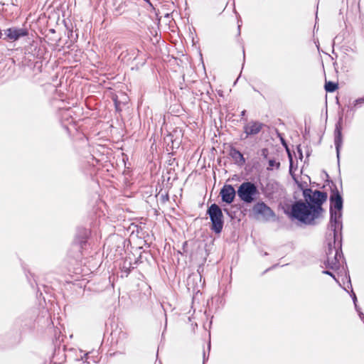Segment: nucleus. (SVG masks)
I'll return each instance as SVG.
<instances>
[{
    "mask_svg": "<svg viewBox=\"0 0 364 364\" xmlns=\"http://www.w3.org/2000/svg\"><path fill=\"white\" fill-rule=\"evenodd\" d=\"M277 266H278V264L273 265L272 268H274V267H276Z\"/></svg>",
    "mask_w": 364,
    "mask_h": 364,
    "instance_id": "4c0bfd02",
    "label": "nucleus"
},
{
    "mask_svg": "<svg viewBox=\"0 0 364 364\" xmlns=\"http://www.w3.org/2000/svg\"><path fill=\"white\" fill-rule=\"evenodd\" d=\"M201 275L199 274V275H193L192 277H189L188 278V280H187V286H188V290H191V282L192 283H194L195 281H197V280H199V282H201ZM192 291L194 292V291H199L200 289L198 288V287H192Z\"/></svg>",
    "mask_w": 364,
    "mask_h": 364,
    "instance_id": "dca6fc26",
    "label": "nucleus"
},
{
    "mask_svg": "<svg viewBox=\"0 0 364 364\" xmlns=\"http://www.w3.org/2000/svg\"><path fill=\"white\" fill-rule=\"evenodd\" d=\"M328 240L329 242L324 265L328 269L338 270L341 266L338 257H343L341 251L342 233L338 232V238H335L333 236V232H330Z\"/></svg>",
    "mask_w": 364,
    "mask_h": 364,
    "instance_id": "20e7f679",
    "label": "nucleus"
},
{
    "mask_svg": "<svg viewBox=\"0 0 364 364\" xmlns=\"http://www.w3.org/2000/svg\"><path fill=\"white\" fill-rule=\"evenodd\" d=\"M132 234L136 232V235L139 238H143L144 241H146V237L149 236L147 230L144 229V227L141 225L132 224Z\"/></svg>",
    "mask_w": 364,
    "mask_h": 364,
    "instance_id": "2eb2a0df",
    "label": "nucleus"
},
{
    "mask_svg": "<svg viewBox=\"0 0 364 364\" xmlns=\"http://www.w3.org/2000/svg\"><path fill=\"white\" fill-rule=\"evenodd\" d=\"M224 210H225V212L228 213V209H224Z\"/></svg>",
    "mask_w": 364,
    "mask_h": 364,
    "instance_id": "a19ab883",
    "label": "nucleus"
},
{
    "mask_svg": "<svg viewBox=\"0 0 364 364\" xmlns=\"http://www.w3.org/2000/svg\"><path fill=\"white\" fill-rule=\"evenodd\" d=\"M208 349H210V343H208Z\"/></svg>",
    "mask_w": 364,
    "mask_h": 364,
    "instance_id": "c9c22d12",
    "label": "nucleus"
},
{
    "mask_svg": "<svg viewBox=\"0 0 364 364\" xmlns=\"http://www.w3.org/2000/svg\"><path fill=\"white\" fill-rule=\"evenodd\" d=\"M364 104V97H360L356 99L353 102V107L354 108H359L362 106V105Z\"/></svg>",
    "mask_w": 364,
    "mask_h": 364,
    "instance_id": "aec40b11",
    "label": "nucleus"
},
{
    "mask_svg": "<svg viewBox=\"0 0 364 364\" xmlns=\"http://www.w3.org/2000/svg\"><path fill=\"white\" fill-rule=\"evenodd\" d=\"M206 214L211 222L210 230L216 234H220L224 225V216L220 207L216 203H213L208 208Z\"/></svg>",
    "mask_w": 364,
    "mask_h": 364,
    "instance_id": "423d86ee",
    "label": "nucleus"
},
{
    "mask_svg": "<svg viewBox=\"0 0 364 364\" xmlns=\"http://www.w3.org/2000/svg\"><path fill=\"white\" fill-rule=\"evenodd\" d=\"M287 151L288 157L289 159V172L291 174H292L291 172H292V168H293V159H292V156L288 149H287Z\"/></svg>",
    "mask_w": 364,
    "mask_h": 364,
    "instance_id": "4be33fe9",
    "label": "nucleus"
},
{
    "mask_svg": "<svg viewBox=\"0 0 364 364\" xmlns=\"http://www.w3.org/2000/svg\"><path fill=\"white\" fill-rule=\"evenodd\" d=\"M114 104H115L116 109H117V110H119V107H118V103H117V101H115Z\"/></svg>",
    "mask_w": 364,
    "mask_h": 364,
    "instance_id": "7c9ffc66",
    "label": "nucleus"
},
{
    "mask_svg": "<svg viewBox=\"0 0 364 364\" xmlns=\"http://www.w3.org/2000/svg\"><path fill=\"white\" fill-rule=\"evenodd\" d=\"M302 193H303V196L304 198V203H311V200H312V194L314 193V191H312L311 188H302Z\"/></svg>",
    "mask_w": 364,
    "mask_h": 364,
    "instance_id": "f3484780",
    "label": "nucleus"
},
{
    "mask_svg": "<svg viewBox=\"0 0 364 364\" xmlns=\"http://www.w3.org/2000/svg\"><path fill=\"white\" fill-rule=\"evenodd\" d=\"M237 195L240 200L245 204L255 202L260 193L257 185L252 181H244L237 188Z\"/></svg>",
    "mask_w": 364,
    "mask_h": 364,
    "instance_id": "39448f33",
    "label": "nucleus"
},
{
    "mask_svg": "<svg viewBox=\"0 0 364 364\" xmlns=\"http://www.w3.org/2000/svg\"><path fill=\"white\" fill-rule=\"evenodd\" d=\"M91 235L90 229L80 227L76 230V232L68 252V257L70 258L71 264L77 262L85 255L86 251L90 247L89 239Z\"/></svg>",
    "mask_w": 364,
    "mask_h": 364,
    "instance_id": "7ed1b4c3",
    "label": "nucleus"
},
{
    "mask_svg": "<svg viewBox=\"0 0 364 364\" xmlns=\"http://www.w3.org/2000/svg\"><path fill=\"white\" fill-rule=\"evenodd\" d=\"M28 30L26 28L11 27L4 31V39L10 42H14L22 37L28 36Z\"/></svg>",
    "mask_w": 364,
    "mask_h": 364,
    "instance_id": "6e6552de",
    "label": "nucleus"
},
{
    "mask_svg": "<svg viewBox=\"0 0 364 364\" xmlns=\"http://www.w3.org/2000/svg\"><path fill=\"white\" fill-rule=\"evenodd\" d=\"M330 219L328 229L333 232V236L338 238V232L342 233L343 198L337 186L331 181V193L329 197Z\"/></svg>",
    "mask_w": 364,
    "mask_h": 364,
    "instance_id": "f03ea898",
    "label": "nucleus"
},
{
    "mask_svg": "<svg viewBox=\"0 0 364 364\" xmlns=\"http://www.w3.org/2000/svg\"><path fill=\"white\" fill-rule=\"evenodd\" d=\"M37 316L38 310L36 309H31L17 317L14 323L22 331L31 330L34 326Z\"/></svg>",
    "mask_w": 364,
    "mask_h": 364,
    "instance_id": "0eeeda50",
    "label": "nucleus"
},
{
    "mask_svg": "<svg viewBox=\"0 0 364 364\" xmlns=\"http://www.w3.org/2000/svg\"><path fill=\"white\" fill-rule=\"evenodd\" d=\"M242 119H243L244 121H247V119H246V118H242Z\"/></svg>",
    "mask_w": 364,
    "mask_h": 364,
    "instance_id": "79ce46f5",
    "label": "nucleus"
},
{
    "mask_svg": "<svg viewBox=\"0 0 364 364\" xmlns=\"http://www.w3.org/2000/svg\"><path fill=\"white\" fill-rule=\"evenodd\" d=\"M340 183H341V187L342 188V181H341V180L340 181Z\"/></svg>",
    "mask_w": 364,
    "mask_h": 364,
    "instance_id": "ea45409f",
    "label": "nucleus"
},
{
    "mask_svg": "<svg viewBox=\"0 0 364 364\" xmlns=\"http://www.w3.org/2000/svg\"><path fill=\"white\" fill-rule=\"evenodd\" d=\"M264 124L258 121H251L243 127L246 136L257 134L261 132Z\"/></svg>",
    "mask_w": 364,
    "mask_h": 364,
    "instance_id": "f8f14e48",
    "label": "nucleus"
},
{
    "mask_svg": "<svg viewBox=\"0 0 364 364\" xmlns=\"http://www.w3.org/2000/svg\"><path fill=\"white\" fill-rule=\"evenodd\" d=\"M229 155L237 166H243L246 162L243 154L232 146L230 148Z\"/></svg>",
    "mask_w": 364,
    "mask_h": 364,
    "instance_id": "4468645a",
    "label": "nucleus"
},
{
    "mask_svg": "<svg viewBox=\"0 0 364 364\" xmlns=\"http://www.w3.org/2000/svg\"><path fill=\"white\" fill-rule=\"evenodd\" d=\"M127 338V335L126 333L124 332H121L119 333V338Z\"/></svg>",
    "mask_w": 364,
    "mask_h": 364,
    "instance_id": "bb28decb",
    "label": "nucleus"
},
{
    "mask_svg": "<svg viewBox=\"0 0 364 364\" xmlns=\"http://www.w3.org/2000/svg\"><path fill=\"white\" fill-rule=\"evenodd\" d=\"M311 203H304L301 199L294 202L287 213L289 218L306 225H316L315 220L323 211L322 205L328 198L326 192L319 190L314 191Z\"/></svg>",
    "mask_w": 364,
    "mask_h": 364,
    "instance_id": "f257e3e1",
    "label": "nucleus"
},
{
    "mask_svg": "<svg viewBox=\"0 0 364 364\" xmlns=\"http://www.w3.org/2000/svg\"><path fill=\"white\" fill-rule=\"evenodd\" d=\"M117 237V239H118L120 242H124L122 238H119V237Z\"/></svg>",
    "mask_w": 364,
    "mask_h": 364,
    "instance_id": "f704fd0d",
    "label": "nucleus"
},
{
    "mask_svg": "<svg viewBox=\"0 0 364 364\" xmlns=\"http://www.w3.org/2000/svg\"><path fill=\"white\" fill-rule=\"evenodd\" d=\"M342 124L343 117L341 116L336 124L334 130V144L336 150V156L338 168H340V151L343 143V135H342Z\"/></svg>",
    "mask_w": 364,
    "mask_h": 364,
    "instance_id": "9d476101",
    "label": "nucleus"
},
{
    "mask_svg": "<svg viewBox=\"0 0 364 364\" xmlns=\"http://www.w3.org/2000/svg\"><path fill=\"white\" fill-rule=\"evenodd\" d=\"M354 306H355V309L357 312H358V310H361L360 308L358 306L357 303L355 304H354Z\"/></svg>",
    "mask_w": 364,
    "mask_h": 364,
    "instance_id": "cd10ccee",
    "label": "nucleus"
},
{
    "mask_svg": "<svg viewBox=\"0 0 364 364\" xmlns=\"http://www.w3.org/2000/svg\"><path fill=\"white\" fill-rule=\"evenodd\" d=\"M324 87L327 92H333L338 88V85L334 82L326 81Z\"/></svg>",
    "mask_w": 364,
    "mask_h": 364,
    "instance_id": "a211bd4d",
    "label": "nucleus"
},
{
    "mask_svg": "<svg viewBox=\"0 0 364 364\" xmlns=\"http://www.w3.org/2000/svg\"><path fill=\"white\" fill-rule=\"evenodd\" d=\"M236 194L237 191L230 184L224 185L220 191L222 201L227 204H231L234 201Z\"/></svg>",
    "mask_w": 364,
    "mask_h": 364,
    "instance_id": "9b49d317",
    "label": "nucleus"
},
{
    "mask_svg": "<svg viewBox=\"0 0 364 364\" xmlns=\"http://www.w3.org/2000/svg\"><path fill=\"white\" fill-rule=\"evenodd\" d=\"M322 273L323 274H326V275H329L330 277H331L332 278H333L335 280L336 279V277H335V275L333 274V273H332L331 272H330L329 270H323L322 271Z\"/></svg>",
    "mask_w": 364,
    "mask_h": 364,
    "instance_id": "5701e85b",
    "label": "nucleus"
},
{
    "mask_svg": "<svg viewBox=\"0 0 364 364\" xmlns=\"http://www.w3.org/2000/svg\"><path fill=\"white\" fill-rule=\"evenodd\" d=\"M144 1L145 2H146L147 4H149V6H153V5H152V4H151V1H150V0H144Z\"/></svg>",
    "mask_w": 364,
    "mask_h": 364,
    "instance_id": "c85d7f7f",
    "label": "nucleus"
},
{
    "mask_svg": "<svg viewBox=\"0 0 364 364\" xmlns=\"http://www.w3.org/2000/svg\"><path fill=\"white\" fill-rule=\"evenodd\" d=\"M245 114H246V111L245 110L242 111L241 117H243L245 115Z\"/></svg>",
    "mask_w": 364,
    "mask_h": 364,
    "instance_id": "c756f323",
    "label": "nucleus"
},
{
    "mask_svg": "<svg viewBox=\"0 0 364 364\" xmlns=\"http://www.w3.org/2000/svg\"><path fill=\"white\" fill-rule=\"evenodd\" d=\"M242 52H243V55L245 56V49L244 48L242 50Z\"/></svg>",
    "mask_w": 364,
    "mask_h": 364,
    "instance_id": "58836bf2",
    "label": "nucleus"
},
{
    "mask_svg": "<svg viewBox=\"0 0 364 364\" xmlns=\"http://www.w3.org/2000/svg\"><path fill=\"white\" fill-rule=\"evenodd\" d=\"M297 152H298V154H299V158L301 160H302V159H303V153H302V150H301V145L297 146Z\"/></svg>",
    "mask_w": 364,
    "mask_h": 364,
    "instance_id": "b1692460",
    "label": "nucleus"
},
{
    "mask_svg": "<svg viewBox=\"0 0 364 364\" xmlns=\"http://www.w3.org/2000/svg\"><path fill=\"white\" fill-rule=\"evenodd\" d=\"M240 27H241V26L238 25V34L239 35L240 34Z\"/></svg>",
    "mask_w": 364,
    "mask_h": 364,
    "instance_id": "72a5a7b5",
    "label": "nucleus"
},
{
    "mask_svg": "<svg viewBox=\"0 0 364 364\" xmlns=\"http://www.w3.org/2000/svg\"><path fill=\"white\" fill-rule=\"evenodd\" d=\"M205 360H206L205 353L203 352V363H205Z\"/></svg>",
    "mask_w": 364,
    "mask_h": 364,
    "instance_id": "2f4dec72",
    "label": "nucleus"
},
{
    "mask_svg": "<svg viewBox=\"0 0 364 364\" xmlns=\"http://www.w3.org/2000/svg\"><path fill=\"white\" fill-rule=\"evenodd\" d=\"M161 200L163 202H166V201L168 200V194H165V195L162 194L161 196Z\"/></svg>",
    "mask_w": 364,
    "mask_h": 364,
    "instance_id": "393cba45",
    "label": "nucleus"
},
{
    "mask_svg": "<svg viewBox=\"0 0 364 364\" xmlns=\"http://www.w3.org/2000/svg\"><path fill=\"white\" fill-rule=\"evenodd\" d=\"M50 32L54 33L55 30L54 29H50Z\"/></svg>",
    "mask_w": 364,
    "mask_h": 364,
    "instance_id": "e433bc0d",
    "label": "nucleus"
},
{
    "mask_svg": "<svg viewBox=\"0 0 364 364\" xmlns=\"http://www.w3.org/2000/svg\"><path fill=\"white\" fill-rule=\"evenodd\" d=\"M26 277H27L28 282L31 283V285L33 287V284L31 282V280H30L28 274H26Z\"/></svg>",
    "mask_w": 364,
    "mask_h": 364,
    "instance_id": "473e14b6",
    "label": "nucleus"
},
{
    "mask_svg": "<svg viewBox=\"0 0 364 364\" xmlns=\"http://www.w3.org/2000/svg\"><path fill=\"white\" fill-rule=\"evenodd\" d=\"M252 212L255 215H262L266 221L275 217L274 210L263 201L257 202L252 207Z\"/></svg>",
    "mask_w": 364,
    "mask_h": 364,
    "instance_id": "1a4fd4ad",
    "label": "nucleus"
},
{
    "mask_svg": "<svg viewBox=\"0 0 364 364\" xmlns=\"http://www.w3.org/2000/svg\"><path fill=\"white\" fill-rule=\"evenodd\" d=\"M137 260L132 262L130 257H126L121 266V277H127L131 271L135 268L134 264H136Z\"/></svg>",
    "mask_w": 364,
    "mask_h": 364,
    "instance_id": "ddd939ff",
    "label": "nucleus"
},
{
    "mask_svg": "<svg viewBox=\"0 0 364 364\" xmlns=\"http://www.w3.org/2000/svg\"><path fill=\"white\" fill-rule=\"evenodd\" d=\"M348 283H349V285H350V288L351 289V298H352V300L353 301V304H355L357 303V296L355 295V294L353 292V288H352V285H351V282H350V277L348 276Z\"/></svg>",
    "mask_w": 364,
    "mask_h": 364,
    "instance_id": "412c9836",
    "label": "nucleus"
},
{
    "mask_svg": "<svg viewBox=\"0 0 364 364\" xmlns=\"http://www.w3.org/2000/svg\"><path fill=\"white\" fill-rule=\"evenodd\" d=\"M267 154L268 150L267 149H263L262 150V155L263 156V157L266 159L267 157Z\"/></svg>",
    "mask_w": 364,
    "mask_h": 364,
    "instance_id": "a878e982",
    "label": "nucleus"
},
{
    "mask_svg": "<svg viewBox=\"0 0 364 364\" xmlns=\"http://www.w3.org/2000/svg\"><path fill=\"white\" fill-rule=\"evenodd\" d=\"M268 165L267 170H272L274 167L277 169H279L280 167V163L276 161L274 159H270L268 161Z\"/></svg>",
    "mask_w": 364,
    "mask_h": 364,
    "instance_id": "6ab92c4d",
    "label": "nucleus"
}]
</instances>
